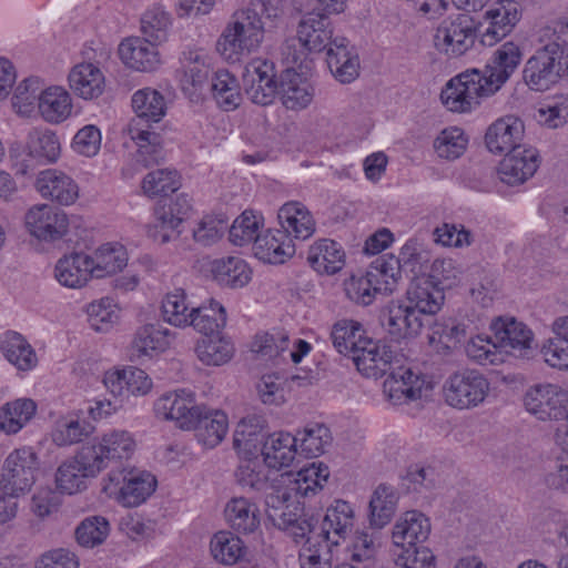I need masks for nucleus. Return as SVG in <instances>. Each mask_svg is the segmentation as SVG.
I'll list each match as a JSON object with an SVG mask.
<instances>
[{
    "label": "nucleus",
    "instance_id": "obj_16",
    "mask_svg": "<svg viewBox=\"0 0 568 568\" xmlns=\"http://www.w3.org/2000/svg\"><path fill=\"white\" fill-rule=\"evenodd\" d=\"M539 166L538 151L524 145L507 153L500 161L498 174L501 182L514 186L525 183Z\"/></svg>",
    "mask_w": 568,
    "mask_h": 568
},
{
    "label": "nucleus",
    "instance_id": "obj_10",
    "mask_svg": "<svg viewBox=\"0 0 568 568\" xmlns=\"http://www.w3.org/2000/svg\"><path fill=\"white\" fill-rule=\"evenodd\" d=\"M446 403L458 409L480 405L488 395L489 382L476 369H463L452 374L444 383Z\"/></svg>",
    "mask_w": 568,
    "mask_h": 568
},
{
    "label": "nucleus",
    "instance_id": "obj_57",
    "mask_svg": "<svg viewBox=\"0 0 568 568\" xmlns=\"http://www.w3.org/2000/svg\"><path fill=\"white\" fill-rule=\"evenodd\" d=\"M180 186L178 173L166 169L150 172L142 181L143 192L150 196H166L174 193Z\"/></svg>",
    "mask_w": 568,
    "mask_h": 568
},
{
    "label": "nucleus",
    "instance_id": "obj_41",
    "mask_svg": "<svg viewBox=\"0 0 568 568\" xmlns=\"http://www.w3.org/2000/svg\"><path fill=\"white\" fill-rule=\"evenodd\" d=\"M93 277L102 278L122 271L128 263L125 248L119 244H104L90 255Z\"/></svg>",
    "mask_w": 568,
    "mask_h": 568
},
{
    "label": "nucleus",
    "instance_id": "obj_28",
    "mask_svg": "<svg viewBox=\"0 0 568 568\" xmlns=\"http://www.w3.org/2000/svg\"><path fill=\"white\" fill-rule=\"evenodd\" d=\"M430 534L429 519L417 510L406 511L393 528L395 547L405 548L424 542Z\"/></svg>",
    "mask_w": 568,
    "mask_h": 568
},
{
    "label": "nucleus",
    "instance_id": "obj_53",
    "mask_svg": "<svg viewBox=\"0 0 568 568\" xmlns=\"http://www.w3.org/2000/svg\"><path fill=\"white\" fill-rule=\"evenodd\" d=\"M377 284V274L368 271L365 275L352 276L345 281L344 290L352 302L367 306L373 303L376 294L382 290Z\"/></svg>",
    "mask_w": 568,
    "mask_h": 568
},
{
    "label": "nucleus",
    "instance_id": "obj_31",
    "mask_svg": "<svg viewBox=\"0 0 568 568\" xmlns=\"http://www.w3.org/2000/svg\"><path fill=\"white\" fill-rule=\"evenodd\" d=\"M212 278L222 286L237 288L251 280V270L244 260L236 256L215 258L207 263Z\"/></svg>",
    "mask_w": 568,
    "mask_h": 568
},
{
    "label": "nucleus",
    "instance_id": "obj_2",
    "mask_svg": "<svg viewBox=\"0 0 568 568\" xmlns=\"http://www.w3.org/2000/svg\"><path fill=\"white\" fill-rule=\"evenodd\" d=\"M328 12L317 0V7L304 14L298 23L297 37L302 45L310 52L326 50V62L332 74L342 83H349L358 75L359 61L357 55L347 49L348 41L344 37H333V27Z\"/></svg>",
    "mask_w": 568,
    "mask_h": 568
},
{
    "label": "nucleus",
    "instance_id": "obj_3",
    "mask_svg": "<svg viewBox=\"0 0 568 568\" xmlns=\"http://www.w3.org/2000/svg\"><path fill=\"white\" fill-rule=\"evenodd\" d=\"M132 108L136 115L129 123L128 131L139 146L140 161L145 166L156 164L163 159L162 138L151 130V124L160 122L165 115L164 98L156 90L141 89L132 97Z\"/></svg>",
    "mask_w": 568,
    "mask_h": 568
},
{
    "label": "nucleus",
    "instance_id": "obj_52",
    "mask_svg": "<svg viewBox=\"0 0 568 568\" xmlns=\"http://www.w3.org/2000/svg\"><path fill=\"white\" fill-rule=\"evenodd\" d=\"M266 419L261 415H248L244 417L236 426L233 436V445L236 448L244 447L247 449L263 446L266 437L264 429Z\"/></svg>",
    "mask_w": 568,
    "mask_h": 568
},
{
    "label": "nucleus",
    "instance_id": "obj_24",
    "mask_svg": "<svg viewBox=\"0 0 568 568\" xmlns=\"http://www.w3.org/2000/svg\"><path fill=\"white\" fill-rule=\"evenodd\" d=\"M36 187L43 197L50 199L61 205H70L79 196L77 183L65 173L58 170L40 172Z\"/></svg>",
    "mask_w": 568,
    "mask_h": 568
},
{
    "label": "nucleus",
    "instance_id": "obj_48",
    "mask_svg": "<svg viewBox=\"0 0 568 568\" xmlns=\"http://www.w3.org/2000/svg\"><path fill=\"white\" fill-rule=\"evenodd\" d=\"M27 154L32 159L53 163L60 155V142L54 132L48 129H32L27 138Z\"/></svg>",
    "mask_w": 568,
    "mask_h": 568
},
{
    "label": "nucleus",
    "instance_id": "obj_8",
    "mask_svg": "<svg viewBox=\"0 0 568 568\" xmlns=\"http://www.w3.org/2000/svg\"><path fill=\"white\" fill-rule=\"evenodd\" d=\"M479 27L469 13H456L443 19L434 34L435 48L448 58H459L475 45Z\"/></svg>",
    "mask_w": 568,
    "mask_h": 568
},
{
    "label": "nucleus",
    "instance_id": "obj_62",
    "mask_svg": "<svg viewBox=\"0 0 568 568\" xmlns=\"http://www.w3.org/2000/svg\"><path fill=\"white\" fill-rule=\"evenodd\" d=\"M108 534L109 523L100 516L84 519L75 529L77 541L87 548L102 544Z\"/></svg>",
    "mask_w": 568,
    "mask_h": 568
},
{
    "label": "nucleus",
    "instance_id": "obj_45",
    "mask_svg": "<svg viewBox=\"0 0 568 568\" xmlns=\"http://www.w3.org/2000/svg\"><path fill=\"white\" fill-rule=\"evenodd\" d=\"M329 477V470L323 463L313 462L308 466L297 471L294 479L284 487L290 489L297 497L314 496L318 490L323 489V483Z\"/></svg>",
    "mask_w": 568,
    "mask_h": 568
},
{
    "label": "nucleus",
    "instance_id": "obj_14",
    "mask_svg": "<svg viewBox=\"0 0 568 568\" xmlns=\"http://www.w3.org/2000/svg\"><path fill=\"white\" fill-rule=\"evenodd\" d=\"M381 322L387 333L396 341L417 336L424 325L418 311L405 301H392L383 310Z\"/></svg>",
    "mask_w": 568,
    "mask_h": 568
},
{
    "label": "nucleus",
    "instance_id": "obj_26",
    "mask_svg": "<svg viewBox=\"0 0 568 568\" xmlns=\"http://www.w3.org/2000/svg\"><path fill=\"white\" fill-rule=\"evenodd\" d=\"M353 508L345 500H336L329 507L323 519L321 532L317 537L323 539L325 548L329 545L337 546L341 539H345L353 526Z\"/></svg>",
    "mask_w": 568,
    "mask_h": 568
},
{
    "label": "nucleus",
    "instance_id": "obj_11",
    "mask_svg": "<svg viewBox=\"0 0 568 568\" xmlns=\"http://www.w3.org/2000/svg\"><path fill=\"white\" fill-rule=\"evenodd\" d=\"M93 453V449H85L82 445L72 458L59 466L55 483L61 493L72 495L82 491L87 488V479L94 478L101 473Z\"/></svg>",
    "mask_w": 568,
    "mask_h": 568
},
{
    "label": "nucleus",
    "instance_id": "obj_33",
    "mask_svg": "<svg viewBox=\"0 0 568 568\" xmlns=\"http://www.w3.org/2000/svg\"><path fill=\"white\" fill-rule=\"evenodd\" d=\"M90 255L72 253L60 258L55 265L54 276L58 282L70 288H79L93 277L90 267Z\"/></svg>",
    "mask_w": 568,
    "mask_h": 568
},
{
    "label": "nucleus",
    "instance_id": "obj_43",
    "mask_svg": "<svg viewBox=\"0 0 568 568\" xmlns=\"http://www.w3.org/2000/svg\"><path fill=\"white\" fill-rule=\"evenodd\" d=\"M398 503L397 491L386 484H379L369 501V524L381 529L393 518Z\"/></svg>",
    "mask_w": 568,
    "mask_h": 568
},
{
    "label": "nucleus",
    "instance_id": "obj_27",
    "mask_svg": "<svg viewBox=\"0 0 568 568\" xmlns=\"http://www.w3.org/2000/svg\"><path fill=\"white\" fill-rule=\"evenodd\" d=\"M69 88L83 100L98 99L104 91L105 79L103 72L93 63H79L68 75Z\"/></svg>",
    "mask_w": 568,
    "mask_h": 568
},
{
    "label": "nucleus",
    "instance_id": "obj_47",
    "mask_svg": "<svg viewBox=\"0 0 568 568\" xmlns=\"http://www.w3.org/2000/svg\"><path fill=\"white\" fill-rule=\"evenodd\" d=\"M37 404L30 398H19L4 404L0 409V429L7 434L18 433L36 414Z\"/></svg>",
    "mask_w": 568,
    "mask_h": 568
},
{
    "label": "nucleus",
    "instance_id": "obj_39",
    "mask_svg": "<svg viewBox=\"0 0 568 568\" xmlns=\"http://www.w3.org/2000/svg\"><path fill=\"white\" fill-rule=\"evenodd\" d=\"M364 334L365 329L359 322L342 320L333 326L331 337L336 351L354 361V356L358 355L364 342L368 341Z\"/></svg>",
    "mask_w": 568,
    "mask_h": 568
},
{
    "label": "nucleus",
    "instance_id": "obj_23",
    "mask_svg": "<svg viewBox=\"0 0 568 568\" xmlns=\"http://www.w3.org/2000/svg\"><path fill=\"white\" fill-rule=\"evenodd\" d=\"M490 328L494 333L493 347L503 348L507 353L523 352L530 347L532 335L530 329L515 318H496Z\"/></svg>",
    "mask_w": 568,
    "mask_h": 568
},
{
    "label": "nucleus",
    "instance_id": "obj_35",
    "mask_svg": "<svg viewBox=\"0 0 568 568\" xmlns=\"http://www.w3.org/2000/svg\"><path fill=\"white\" fill-rule=\"evenodd\" d=\"M307 262L321 274H335L345 264V253L337 242L322 239L310 247Z\"/></svg>",
    "mask_w": 568,
    "mask_h": 568
},
{
    "label": "nucleus",
    "instance_id": "obj_63",
    "mask_svg": "<svg viewBox=\"0 0 568 568\" xmlns=\"http://www.w3.org/2000/svg\"><path fill=\"white\" fill-rule=\"evenodd\" d=\"M170 24V17L161 10L146 11L141 19L142 39L154 43H161L166 39V31Z\"/></svg>",
    "mask_w": 568,
    "mask_h": 568
},
{
    "label": "nucleus",
    "instance_id": "obj_59",
    "mask_svg": "<svg viewBox=\"0 0 568 568\" xmlns=\"http://www.w3.org/2000/svg\"><path fill=\"white\" fill-rule=\"evenodd\" d=\"M260 219L252 211H244L230 227V241L234 245L253 244L260 237Z\"/></svg>",
    "mask_w": 568,
    "mask_h": 568
},
{
    "label": "nucleus",
    "instance_id": "obj_55",
    "mask_svg": "<svg viewBox=\"0 0 568 568\" xmlns=\"http://www.w3.org/2000/svg\"><path fill=\"white\" fill-rule=\"evenodd\" d=\"M429 262V254L423 244L416 239L408 240L399 251L397 260L392 265L399 264L403 272H409L415 276L423 274Z\"/></svg>",
    "mask_w": 568,
    "mask_h": 568
},
{
    "label": "nucleus",
    "instance_id": "obj_30",
    "mask_svg": "<svg viewBox=\"0 0 568 568\" xmlns=\"http://www.w3.org/2000/svg\"><path fill=\"white\" fill-rule=\"evenodd\" d=\"M281 231L296 240H307L315 232V221L307 207L300 202H287L281 206L277 214Z\"/></svg>",
    "mask_w": 568,
    "mask_h": 568
},
{
    "label": "nucleus",
    "instance_id": "obj_22",
    "mask_svg": "<svg viewBox=\"0 0 568 568\" xmlns=\"http://www.w3.org/2000/svg\"><path fill=\"white\" fill-rule=\"evenodd\" d=\"M227 428L229 420L224 412L201 406L194 415L192 426L186 429L194 430L200 443L213 448L224 439Z\"/></svg>",
    "mask_w": 568,
    "mask_h": 568
},
{
    "label": "nucleus",
    "instance_id": "obj_32",
    "mask_svg": "<svg viewBox=\"0 0 568 568\" xmlns=\"http://www.w3.org/2000/svg\"><path fill=\"white\" fill-rule=\"evenodd\" d=\"M297 436L286 432L268 435L262 446L264 462L271 468H284L293 464L297 454Z\"/></svg>",
    "mask_w": 568,
    "mask_h": 568
},
{
    "label": "nucleus",
    "instance_id": "obj_51",
    "mask_svg": "<svg viewBox=\"0 0 568 568\" xmlns=\"http://www.w3.org/2000/svg\"><path fill=\"white\" fill-rule=\"evenodd\" d=\"M211 554L213 558L223 564L232 566L244 555L243 541L231 531H219L211 539Z\"/></svg>",
    "mask_w": 568,
    "mask_h": 568
},
{
    "label": "nucleus",
    "instance_id": "obj_9",
    "mask_svg": "<svg viewBox=\"0 0 568 568\" xmlns=\"http://www.w3.org/2000/svg\"><path fill=\"white\" fill-rule=\"evenodd\" d=\"M39 470V458L31 448L14 449L3 463L0 491L11 498L26 495L34 485Z\"/></svg>",
    "mask_w": 568,
    "mask_h": 568
},
{
    "label": "nucleus",
    "instance_id": "obj_1",
    "mask_svg": "<svg viewBox=\"0 0 568 568\" xmlns=\"http://www.w3.org/2000/svg\"><path fill=\"white\" fill-rule=\"evenodd\" d=\"M521 60V51L509 41L498 48L484 70L470 69L450 79L440 93L453 112H469L479 99L496 93L510 78Z\"/></svg>",
    "mask_w": 568,
    "mask_h": 568
},
{
    "label": "nucleus",
    "instance_id": "obj_37",
    "mask_svg": "<svg viewBox=\"0 0 568 568\" xmlns=\"http://www.w3.org/2000/svg\"><path fill=\"white\" fill-rule=\"evenodd\" d=\"M278 94H281L283 105L290 110L304 109L313 99L310 84L291 69H286L281 74Z\"/></svg>",
    "mask_w": 568,
    "mask_h": 568
},
{
    "label": "nucleus",
    "instance_id": "obj_20",
    "mask_svg": "<svg viewBox=\"0 0 568 568\" xmlns=\"http://www.w3.org/2000/svg\"><path fill=\"white\" fill-rule=\"evenodd\" d=\"M444 297L443 290L437 286L433 277L422 275L412 280L404 301L423 316L437 313L444 303Z\"/></svg>",
    "mask_w": 568,
    "mask_h": 568
},
{
    "label": "nucleus",
    "instance_id": "obj_17",
    "mask_svg": "<svg viewBox=\"0 0 568 568\" xmlns=\"http://www.w3.org/2000/svg\"><path fill=\"white\" fill-rule=\"evenodd\" d=\"M525 133L524 122L513 115L504 116L491 123L485 134L489 152L501 154L521 148Z\"/></svg>",
    "mask_w": 568,
    "mask_h": 568
},
{
    "label": "nucleus",
    "instance_id": "obj_19",
    "mask_svg": "<svg viewBox=\"0 0 568 568\" xmlns=\"http://www.w3.org/2000/svg\"><path fill=\"white\" fill-rule=\"evenodd\" d=\"M156 45L146 39L131 37L120 43L119 55L126 67L141 72H152L161 64Z\"/></svg>",
    "mask_w": 568,
    "mask_h": 568
},
{
    "label": "nucleus",
    "instance_id": "obj_34",
    "mask_svg": "<svg viewBox=\"0 0 568 568\" xmlns=\"http://www.w3.org/2000/svg\"><path fill=\"white\" fill-rule=\"evenodd\" d=\"M225 519L237 534H253L260 527V510L245 497H234L225 506Z\"/></svg>",
    "mask_w": 568,
    "mask_h": 568
},
{
    "label": "nucleus",
    "instance_id": "obj_56",
    "mask_svg": "<svg viewBox=\"0 0 568 568\" xmlns=\"http://www.w3.org/2000/svg\"><path fill=\"white\" fill-rule=\"evenodd\" d=\"M468 140L457 126L444 129L434 141V149L439 158L455 160L466 150Z\"/></svg>",
    "mask_w": 568,
    "mask_h": 568
},
{
    "label": "nucleus",
    "instance_id": "obj_54",
    "mask_svg": "<svg viewBox=\"0 0 568 568\" xmlns=\"http://www.w3.org/2000/svg\"><path fill=\"white\" fill-rule=\"evenodd\" d=\"M301 442L302 453L306 457H317L331 446L333 437L331 430L324 424H311L297 433V442Z\"/></svg>",
    "mask_w": 568,
    "mask_h": 568
},
{
    "label": "nucleus",
    "instance_id": "obj_13",
    "mask_svg": "<svg viewBox=\"0 0 568 568\" xmlns=\"http://www.w3.org/2000/svg\"><path fill=\"white\" fill-rule=\"evenodd\" d=\"M68 225L67 214L49 204L34 205L26 214L28 231L40 241L54 242L62 239Z\"/></svg>",
    "mask_w": 568,
    "mask_h": 568
},
{
    "label": "nucleus",
    "instance_id": "obj_12",
    "mask_svg": "<svg viewBox=\"0 0 568 568\" xmlns=\"http://www.w3.org/2000/svg\"><path fill=\"white\" fill-rule=\"evenodd\" d=\"M519 6L514 0H500L484 14L485 29L479 27V41L493 47L507 37L520 20Z\"/></svg>",
    "mask_w": 568,
    "mask_h": 568
},
{
    "label": "nucleus",
    "instance_id": "obj_15",
    "mask_svg": "<svg viewBox=\"0 0 568 568\" xmlns=\"http://www.w3.org/2000/svg\"><path fill=\"white\" fill-rule=\"evenodd\" d=\"M85 449H93L97 456L95 464L102 471L110 463H120L129 460L135 450V442L125 430H113L104 434L100 442L88 443L83 445Z\"/></svg>",
    "mask_w": 568,
    "mask_h": 568
},
{
    "label": "nucleus",
    "instance_id": "obj_6",
    "mask_svg": "<svg viewBox=\"0 0 568 568\" xmlns=\"http://www.w3.org/2000/svg\"><path fill=\"white\" fill-rule=\"evenodd\" d=\"M568 77V49L558 41H550L537 49L526 61L523 78L535 91H546Z\"/></svg>",
    "mask_w": 568,
    "mask_h": 568
},
{
    "label": "nucleus",
    "instance_id": "obj_64",
    "mask_svg": "<svg viewBox=\"0 0 568 568\" xmlns=\"http://www.w3.org/2000/svg\"><path fill=\"white\" fill-rule=\"evenodd\" d=\"M396 565L402 568H435V556L424 546H407L400 548Z\"/></svg>",
    "mask_w": 568,
    "mask_h": 568
},
{
    "label": "nucleus",
    "instance_id": "obj_50",
    "mask_svg": "<svg viewBox=\"0 0 568 568\" xmlns=\"http://www.w3.org/2000/svg\"><path fill=\"white\" fill-rule=\"evenodd\" d=\"M211 73L210 65L197 52L184 53L182 75L180 79L182 90L194 94L201 90Z\"/></svg>",
    "mask_w": 568,
    "mask_h": 568
},
{
    "label": "nucleus",
    "instance_id": "obj_42",
    "mask_svg": "<svg viewBox=\"0 0 568 568\" xmlns=\"http://www.w3.org/2000/svg\"><path fill=\"white\" fill-rule=\"evenodd\" d=\"M197 358L205 365L220 366L231 361L235 348L230 337L222 334L202 337L195 347Z\"/></svg>",
    "mask_w": 568,
    "mask_h": 568
},
{
    "label": "nucleus",
    "instance_id": "obj_58",
    "mask_svg": "<svg viewBox=\"0 0 568 568\" xmlns=\"http://www.w3.org/2000/svg\"><path fill=\"white\" fill-rule=\"evenodd\" d=\"M378 546L374 534L357 532L353 542L351 562L359 568H377L376 552Z\"/></svg>",
    "mask_w": 568,
    "mask_h": 568
},
{
    "label": "nucleus",
    "instance_id": "obj_61",
    "mask_svg": "<svg viewBox=\"0 0 568 568\" xmlns=\"http://www.w3.org/2000/svg\"><path fill=\"white\" fill-rule=\"evenodd\" d=\"M317 536L314 534L306 537L303 542V548L300 554L302 568H333L331 556V547L325 548V542L321 544Z\"/></svg>",
    "mask_w": 568,
    "mask_h": 568
},
{
    "label": "nucleus",
    "instance_id": "obj_5",
    "mask_svg": "<svg viewBox=\"0 0 568 568\" xmlns=\"http://www.w3.org/2000/svg\"><path fill=\"white\" fill-rule=\"evenodd\" d=\"M266 31L264 20L248 12L246 8L237 10L220 36L216 49L225 59L237 60L242 53L257 50Z\"/></svg>",
    "mask_w": 568,
    "mask_h": 568
},
{
    "label": "nucleus",
    "instance_id": "obj_21",
    "mask_svg": "<svg viewBox=\"0 0 568 568\" xmlns=\"http://www.w3.org/2000/svg\"><path fill=\"white\" fill-rule=\"evenodd\" d=\"M393 351L386 344L371 338L364 342L353 363L359 373L368 378H379L392 369Z\"/></svg>",
    "mask_w": 568,
    "mask_h": 568
},
{
    "label": "nucleus",
    "instance_id": "obj_40",
    "mask_svg": "<svg viewBox=\"0 0 568 568\" xmlns=\"http://www.w3.org/2000/svg\"><path fill=\"white\" fill-rule=\"evenodd\" d=\"M189 325L204 336L220 334L226 324L225 308L216 301L193 307L189 313Z\"/></svg>",
    "mask_w": 568,
    "mask_h": 568
},
{
    "label": "nucleus",
    "instance_id": "obj_46",
    "mask_svg": "<svg viewBox=\"0 0 568 568\" xmlns=\"http://www.w3.org/2000/svg\"><path fill=\"white\" fill-rule=\"evenodd\" d=\"M210 88L213 99L224 111L235 110L241 104V88L230 71L222 69L214 72Z\"/></svg>",
    "mask_w": 568,
    "mask_h": 568
},
{
    "label": "nucleus",
    "instance_id": "obj_25",
    "mask_svg": "<svg viewBox=\"0 0 568 568\" xmlns=\"http://www.w3.org/2000/svg\"><path fill=\"white\" fill-rule=\"evenodd\" d=\"M174 333L160 323L145 324L140 327L131 344V358L141 361L151 357L154 353L165 351Z\"/></svg>",
    "mask_w": 568,
    "mask_h": 568
},
{
    "label": "nucleus",
    "instance_id": "obj_49",
    "mask_svg": "<svg viewBox=\"0 0 568 568\" xmlns=\"http://www.w3.org/2000/svg\"><path fill=\"white\" fill-rule=\"evenodd\" d=\"M428 338L429 344L434 345L437 352L447 354L467 339V332L465 325L448 320L436 322Z\"/></svg>",
    "mask_w": 568,
    "mask_h": 568
},
{
    "label": "nucleus",
    "instance_id": "obj_18",
    "mask_svg": "<svg viewBox=\"0 0 568 568\" xmlns=\"http://www.w3.org/2000/svg\"><path fill=\"white\" fill-rule=\"evenodd\" d=\"M200 408L201 406L195 405L194 395L185 389L165 394L154 404L158 417L174 420L182 429L192 426L194 415Z\"/></svg>",
    "mask_w": 568,
    "mask_h": 568
},
{
    "label": "nucleus",
    "instance_id": "obj_36",
    "mask_svg": "<svg viewBox=\"0 0 568 568\" xmlns=\"http://www.w3.org/2000/svg\"><path fill=\"white\" fill-rule=\"evenodd\" d=\"M38 108L41 116L49 123H61L72 111V99L62 87H50L38 97Z\"/></svg>",
    "mask_w": 568,
    "mask_h": 568
},
{
    "label": "nucleus",
    "instance_id": "obj_4",
    "mask_svg": "<svg viewBox=\"0 0 568 568\" xmlns=\"http://www.w3.org/2000/svg\"><path fill=\"white\" fill-rule=\"evenodd\" d=\"M290 489L278 487L266 495V515L275 527L286 531L296 544L314 534L317 520L304 513L303 504Z\"/></svg>",
    "mask_w": 568,
    "mask_h": 568
},
{
    "label": "nucleus",
    "instance_id": "obj_44",
    "mask_svg": "<svg viewBox=\"0 0 568 568\" xmlns=\"http://www.w3.org/2000/svg\"><path fill=\"white\" fill-rule=\"evenodd\" d=\"M552 332L555 336L542 345L541 353L550 366L568 369V316L558 317Z\"/></svg>",
    "mask_w": 568,
    "mask_h": 568
},
{
    "label": "nucleus",
    "instance_id": "obj_38",
    "mask_svg": "<svg viewBox=\"0 0 568 568\" xmlns=\"http://www.w3.org/2000/svg\"><path fill=\"white\" fill-rule=\"evenodd\" d=\"M0 349L8 362L19 371H31L38 364V357L33 347L18 332H6L0 342Z\"/></svg>",
    "mask_w": 568,
    "mask_h": 568
},
{
    "label": "nucleus",
    "instance_id": "obj_60",
    "mask_svg": "<svg viewBox=\"0 0 568 568\" xmlns=\"http://www.w3.org/2000/svg\"><path fill=\"white\" fill-rule=\"evenodd\" d=\"M185 293L183 290H175L169 293L162 302L163 320L176 327H185L189 325V306L185 303Z\"/></svg>",
    "mask_w": 568,
    "mask_h": 568
},
{
    "label": "nucleus",
    "instance_id": "obj_29",
    "mask_svg": "<svg viewBox=\"0 0 568 568\" xmlns=\"http://www.w3.org/2000/svg\"><path fill=\"white\" fill-rule=\"evenodd\" d=\"M254 255L271 264H282L295 253V245L284 231H266L255 239Z\"/></svg>",
    "mask_w": 568,
    "mask_h": 568
},
{
    "label": "nucleus",
    "instance_id": "obj_7",
    "mask_svg": "<svg viewBox=\"0 0 568 568\" xmlns=\"http://www.w3.org/2000/svg\"><path fill=\"white\" fill-rule=\"evenodd\" d=\"M103 481L102 490L125 507L141 505L156 487V479L152 474L126 466L111 469Z\"/></svg>",
    "mask_w": 568,
    "mask_h": 568
}]
</instances>
